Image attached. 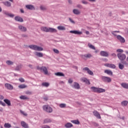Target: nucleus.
<instances>
[{"mask_svg": "<svg viewBox=\"0 0 128 128\" xmlns=\"http://www.w3.org/2000/svg\"><path fill=\"white\" fill-rule=\"evenodd\" d=\"M72 86V88H76V90H80V84H78L76 82H74Z\"/></svg>", "mask_w": 128, "mask_h": 128, "instance_id": "f8f14e48", "label": "nucleus"}, {"mask_svg": "<svg viewBox=\"0 0 128 128\" xmlns=\"http://www.w3.org/2000/svg\"><path fill=\"white\" fill-rule=\"evenodd\" d=\"M60 108H66V104H60L59 105Z\"/></svg>", "mask_w": 128, "mask_h": 128, "instance_id": "79ce46f5", "label": "nucleus"}, {"mask_svg": "<svg viewBox=\"0 0 128 128\" xmlns=\"http://www.w3.org/2000/svg\"><path fill=\"white\" fill-rule=\"evenodd\" d=\"M91 90L94 92H97L98 94V88L92 86L91 87Z\"/></svg>", "mask_w": 128, "mask_h": 128, "instance_id": "a878e982", "label": "nucleus"}, {"mask_svg": "<svg viewBox=\"0 0 128 128\" xmlns=\"http://www.w3.org/2000/svg\"><path fill=\"white\" fill-rule=\"evenodd\" d=\"M91 90L94 92H97L98 94V88L92 86L91 87Z\"/></svg>", "mask_w": 128, "mask_h": 128, "instance_id": "bb28decb", "label": "nucleus"}, {"mask_svg": "<svg viewBox=\"0 0 128 128\" xmlns=\"http://www.w3.org/2000/svg\"><path fill=\"white\" fill-rule=\"evenodd\" d=\"M53 50L55 54H60V51L57 49H54Z\"/></svg>", "mask_w": 128, "mask_h": 128, "instance_id": "de8ad7c7", "label": "nucleus"}, {"mask_svg": "<svg viewBox=\"0 0 128 128\" xmlns=\"http://www.w3.org/2000/svg\"><path fill=\"white\" fill-rule=\"evenodd\" d=\"M20 113L23 114V116H28V114H26V113L24 112V111H20Z\"/></svg>", "mask_w": 128, "mask_h": 128, "instance_id": "49530a36", "label": "nucleus"}, {"mask_svg": "<svg viewBox=\"0 0 128 128\" xmlns=\"http://www.w3.org/2000/svg\"><path fill=\"white\" fill-rule=\"evenodd\" d=\"M71 122L72 124H80V121L78 120H71Z\"/></svg>", "mask_w": 128, "mask_h": 128, "instance_id": "72a5a7b5", "label": "nucleus"}, {"mask_svg": "<svg viewBox=\"0 0 128 128\" xmlns=\"http://www.w3.org/2000/svg\"><path fill=\"white\" fill-rule=\"evenodd\" d=\"M4 97L2 95H0V100H4Z\"/></svg>", "mask_w": 128, "mask_h": 128, "instance_id": "052dcab7", "label": "nucleus"}, {"mask_svg": "<svg viewBox=\"0 0 128 128\" xmlns=\"http://www.w3.org/2000/svg\"><path fill=\"white\" fill-rule=\"evenodd\" d=\"M4 128H12V125L8 123H6L4 124Z\"/></svg>", "mask_w": 128, "mask_h": 128, "instance_id": "58836bf2", "label": "nucleus"}, {"mask_svg": "<svg viewBox=\"0 0 128 128\" xmlns=\"http://www.w3.org/2000/svg\"><path fill=\"white\" fill-rule=\"evenodd\" d=\"M40 70H41V71L44 72V74H48V68H46V66H42L40 68Z\"/></svg>", "mask_w": 128, "mask_h": 128, "instance_id": "1a4fd4ad", "label": "nucleus"}, {"mask_svg": "<svg viewBox=\"0 0 128 128\" xmlns=\"http://www.w3.org/2000/svg\"><path fill=\"white\" fill-rule=\"evenodd\" d=\"M116 38L122 43L124 44L126 42V40L124 37L120 35H118L116 36Z\"/></svg>", "mask_w": 128, "mask_h": 128, "instance_id": "423d86ee", "label": "nucleus"}, {"mask_svg": "<svg viewBox=\"0 0 128 128\" xmlns=\"http://www.w3.org/2000/svg\"><path fill=\"white\" fill-rule=\"evenodd\" d=\"M6 64H8L9 66H10L12 64H14V62L10 60H8L6 62Z\"/></svg>", "mask_w": 128, "mask_h": 128, "instance_id": "c03bdc74", "label": "nucleus"}, {"mask_svg": "<svg viewBox=\"0 0 128 128\" xmlns=\"http://www.w3.org/2000/svg\"><path fill=\"white\" fill-rule=\"evenodd\" d=\"M114 32H120V31H113L112 32V34L116 36V34H114Z\"/></svg>", "mask_w": 128, "mask_h": 128, "instance_id": "603ef678", "label": "nucleus"}, {"mask_svg": "<svg viewBox=\"0 0 128 128\" xmlns=\"http://www.w3.org/2000/svg\"><path fill=\"white\" fill-rule=\"evenodd\" d=\"M4 14H6V16H10V18H14V14H10L8 12H5Z\"/></svg>", "mask_w": 128, "mask_h": 128, "instance_id": "c9c22d12", "label": "nucleus"}, {"mask_svg": "<svg viewBox=\"0 0 128 128\" xmlns=\"http://www.w3.org/2000/svg\"><path fill=\"white\" fill-rule=\"evenodd\" d=\"M18 28L21 32H26V28L22 25L18 26Z\"/></svg>", "mask_w": 128, "mask_h": 128, "instance_id": "aec40b11", "label": "nucleus"}, {"mask_svg": "<svg viewBox=\"0 0 128 128\" xmlns=\"http://www.w3.org/2000/svg\"><path fill=\"white\" fill-rule=\"evenodd\" d=\"M106 90L102 88H98V94H100L101 92H105Z\"/></svg>", "mask_w": 128, "mask_h": 128, "instance_id": "473e14b6", "label": "nucleus"}, {"mask_svg": "<svg viewBox=\"0 0 128 128\" xmlns=\"http://www.w3.org/2000/svg\"><path fill=\"white\" fill-rule=\"evenodd\" d=\"M116 52H124V50L122 49H118Z\"/></svg>", "mask_w": 128, "mask_h": 128, "instance_id": "09e8293b", "label": "nucleus"}, {"mask_svg": "<svg viewBox=\"0 0 128 128\" xmlns=\"http://www.w3.org/2000/svg\"><path fill=\"white\" fill-rule=\"evenodd\" d=\"M19 88H26L28 86L24 84H22L18 86Z\"/></svg>", "mask_w": 128, "mask_h": 128, "instance_id": "f704fd0d", "label": "nucleus"}, {"mask_svg": "<svg viewBox=\"0 0 128 128\" xmlns=\"http://www.w3.org/2000/svg\"><path fill=\"white\" fill-rule=\"evenodd\" d=\"M48 122H52V120L50 119H46L44 120V124H48Z\"/></svg>", "mask_w": 128, "mask_h": 128, "instance_id": "a19ab883", "label": "nucleus"}, {"mask_svg": "<svg viewBox=\"0 0 128 128\" xmlns=\"http://www.w3.org/2000/svg\"><path fill=\"white\" fill-rule=\"evenodd\" d=\"M5 88L10 90H14V86L12 84L8 83L5 84Z\"/></svg>", "mask_w": 128, "mask_h": 128, "instance_id": "6e6552de", "label": "nucleus"}, {"mask_svg": "<svg viewBox=\"0 0 128 128\" xmlns=\"http://www.w3.org/2000/svg\"><path fill=\"white\" fill-rule=\"evenodd\" d=\"M125 52H126V54H128V50L125 51Z\"/></svg>", "mask_w": 128, "mask_h": 128, "instance_id": "774afa93", "label": "nucleus"}, {"mask_svg": "<svg viewBox=\"0 0 128 128\" xmlns=\"http://www.w3.org/2000/svg\"><path fill=\"white\" fill-rule=\"evenodd\" d=\"M18 80L20 82H24V78H20Z\"/></svg>", "mask_w": 128, "mask_h": 128, "instance_id": "8fccbe9b", "label": "nucleus"}, {"mask_svg": "<svg viewBox=\"0 0 128 128\" xmlns=\"http://www.w3.org/2000/svg\"><path fill=\"white\" fill-rule=\"evenodd\" d=\"M44 100H48V97L46 96L44 98Z\"/></svg>", "mask_w": 128, "mask_h": 128, "instance_id": "680f3d73", "label": "nucleus"}, {"mask_svg": "<svg viewBox=\"0 0 128 128\" xmlns=\"http://www.w3.org/2000/svg\"><path fill=\"white\" fill-rule=\"evenodd\" d=\"M117 56L118 58H119L120 60H126V54H122V53L118 54Z\"/></svg>", "mask_w": 128, "mask_h": 128, "instance_id": "39448f33", "label": "nucleus"}, {"mask_svg": "<svg viewBox=\"0 0 128 128\" xmlns=\"http://www.w3.org/2000/svg\"><path fill=\"white\" fill-rule=\"evenodd\" d=\"M88 48H92V50H96V48L94 47V45L90 44V43L88 44Z\"/></svg>", "mask_w": 128, "mask_h": 128, "instance_id": "4c0bfd02", "label": "nucleus"}, {"mask_svg": "<svg viewBox=\"0 0 128 128\" xmlns=\"http://www.w3.org/2000/svg\"><path fill=\"white\" fill-rule=\"evenodd\" d=\"M26 94H32V92H30V91H28L26 92Z\"/></svg>", "mask_w": 128, "mask_h": 128, "instance_id": "6e6d98bb", "label": "nucleus"}, {"mask_svg": "<svg viewBox=\"0 0 128 128\" xmlns=\"http://www.w3.org/2000/svg\"><path fill=\"white\" fill-rule=\"evenodd\" d=\"M83 70H86V72H87L88 74H90V76H92L94 74V72L90 70V68H88V67H85L83 68Z\"/></svg>", "mask_w": 128, "mask_h": 128, "instance_id": "0eeeda50", "label": "nucleus"}, {"mask_svg": "<svg viewBox=\"0 0 128 128\" xmlns=\"http://www.w3.org/2000/svg\"><path fill=\"white\" fill-rule=\"evenodd\" d=\"M26 8L28 10H34V7L32 5H27L26 6Z\"/></svg>", "mask_w": 128, "mask_h": 128, "instance_id": "2f4dec72", "label": "nucleus"}, {"mask_svg": "<svg viewBox=\"0 0 128 128\" xmlns=\"http://www.w3.org/2000/svg\"><path fill=\"white\" fill-rule=\"evenodd\" d=\"M82 4H88V2H86V1H82Z\"/></svg>", "mask_w": 128, "mask_h": 128, "instance_id": "4d7b16f0", "label": "nucleus"}, {"mask_svg": "<svg viewBox=\"0 0 128 128\" xmlns=\"http://www.w3.org/2000/svg\"><path fill=\"white\" fill-rule=\"evenodd\" d=\"M21 126H22L23 128H28V124H26V122H24V121H22L21 122Z\"/></svg>", "mask_w": 128, "mask_h": 128, "instance_id": "a211bd4d", "label": "nucleus"}, {"mask_svg": "<svg viewBox=\"0 0 128 128\" xmlns=\"http://www.w3.org/2000/svg\"><path fill=\"white\" fill-rule=\"evenodd\" d=\"M15 20H16L17 22H24V19L22 18V17L16 16L14 18Z\"/></svg>", "mask_w": 128, "mask_h": 128, "instance_id": "2eb2a0df", "label": "nucleus"}, {"mask_svg": "<svg viewBox=\"0 0 128 128\" xmlns=\"http://www.w3.org/2000/svg\"><path fill=\"white\" fill-rule=\"evenodd\" d=\"M34 54L36 56H38V58H42L44 56V54L40 52H34Z\"/></svg>", "mask_w": 128, "mask_h": 128, "instance_id": "f3484780", "label": "nucleus"}, {"mask_svg": "<svg viewBox=\"0 0 128 128\" xmlns=\"http://www.w3.org/2000/svg\"><path fill=\"white\" fill-rule=\"evenodd\" d=\"M20 100H28V98L25 96H20Z\"/></svg>", "mask_w": 128, "mask_h": 128, "instance_id": "37998d69", "label": "nucleus"}, {"mask_svg": "<svg viewBox=\"0 0 128 128\" xmlns=\"http://www.w3.org/2000/svg\"><path fill=\"white\" fill-rule=\"evenodd\" d=\"M41 30L42 32H56L58 30H56L55 28H47V27H42Z\"/></svg>", "mask_w": 128, "mask_h": 128, "instance_id": "f257e3e1", "label": "nucleus"}, {"mask_svg": "<svg viewBox=\"0 0 128 128\" xmlns=\"http://www.w3.org/2000/svg\"><path fill=\"white\" fill-rule=\"evenodd\" d=\"M93 114L94 116L97 118H99V120H100V118H102V117L100 116V113L98 112V111L94 110L93 112Z\"/></svg>", "mask_w": 128, "mask_h": 128, "instance_id": "9d476101", "label": "nucleus"}, {"mask_svg": "<svg viewBox=\"0 0 128 128\" xmlns=\"http://www.w3.org/2000/svg\"><path fill=\"white\" fill-rule=\"evenodd\" d=\"M118 68L120 70H124V66L120 63H119Z\"/></svg>", "mask_w": 128, "mask_h": 128, "instance_id": "ea45409f", "label": "nucleus"}, {"mask_svg": "<svg viewBox=\"0 0 128 128\" xmlns=\"http://www.w3.org/2000/svg\"><path fill=\"white\" fill-rule=\"evenodd\" d=\"M82 82H86L87 84H90V80H88L86 78H81Z\"/></svg>", "mask_w": 128, "mask_h": 128, "instance_id": "412c9836", "label": "nucleus"}, {"mask_svg": "<svg viewBox=\"0 0 128 128\" xmlns=\"http://www.w3.org/2000/svg\"><path fill=\"white\" fill-rule=\"evenodd\" d=\"M28 48H31V50H38V52H42L44 50V48H42L36 45H30L28 46Z\"/></svg>", "mask_w": 128, "mask_h": 128, "instance_id": "f03ea898", "label": "nucleus"}, {"mask_svg": "<svg viewBox=\"0 0 128 128\" xmlns=\"http://www.w3.org/2000/svg\"><path fill=\"white\" fill-rule=\"evenodd\" d=\"M70 33L74 34H82V32H79L78 30H70Z\"/></svg>", "mask_w": 128, "mask_h": 128, "instance_id": "6ab92c4d", "label": "nucleus"}, {"mask_svg": "<svg viewBox=\"0 0 128 128\" xmlns=\"http://www.w3.org/2000/svg\"><path fill=\"white\" fill-rule=\"evenodd\" d=\"M121 86L122 87L124 88H126V90H128V84L127 83H122Z\"/></svg>", "mask_w": 128, "mask_h": 128, "instance_id": "5701e85b", "label": "nucleus"}, {"mask_svg": "<svg viewBox=\"0 0 128 128\" xmlns=\"http://www.w3.org/2000/svg\"><path fill=\"white\" fill-rule=\"evenodd\" d=\"M40 8L42 10H46V8L42 6H40Z\"/></svg>", "mask_w": 128, "mask_h": 128, "instance_id": "a18cd8bd", "label": "nucleus"}, {"mask_svg": "<svg viewBox=\"0 0 128 128\" xmlns=\"http://www.w3.org/2000/svg\"><path fill=\"white\" fill-rule=\"evenodd\" d=\"M128 100H124L121 102V105L122 106H128Z\"/></svg>", "mask_w": 128, "mask_h": 128, "instance_id": "cd10ccee", "label": "nucleus"}, {"mask_svg": "<svg viewBox=\"0 0 128 128\" xmlns=\"http://www.w3.org/2000/svg\"><path fill=\"white\" fill-rule=\"evenodd\" d=\"M73 125L70 122H68L65 124V127L66 128H72Z\"/></svg>", "mask_w": 128, "mask_h": 128, "instance_id": "c756f323", "label": "nucleus"}, {"mask_svg": "<svg viewBox=\"0 0 128 128\" xmlns=\"http://www.w3.org/2000/svg\"><path fill=\"white\" fill-rule=\"evenodd\" d=\"M102 80L103 82H112V78L108 76H102Z\"/></svg>", "mask_w": 128, "mask_h": 128, "instance_id": "20e7f679", "label": "nucleus"}, {"mask_svg": "<svg viewBox=\"0 0 128 128\" xmlns=\"http://www.w3.org/2000/svg\"><path fill=\"white\" fill-rule=\"evenodd\" d=\"M112 56H114V58H116V54L114 53H113L112 54Z\"/></svg>", "mask_w": 128, "mask_h": 128, "instance_id": "13d9d810", "label": "nucleus"}, {"mask_svg": "<svg viewBox=\"0 0 128 128\" xmlns=\"http://www.w3.org/2000/svg\"><path fill=\"white\" fill-rule=\"evenodd\" d=\"M103 60H104V62H108V59H107V58H104V59Z\"/></svg>", "mask_w": 128, "mask_h": 128, "instance_id": "69168bd1", "label": "nucleus"}, {"mask_svg": "<svg viewBox=\"0 0 128 128\" xmlns=\"http://www.w3.org/2000/svg\"><path fill=\"white\" fill-rule=\"evenodd\" d=\"M55 76H64V74L62 72H58L54 74Z\"/></svg>", "mask_w": 128, "mask_h": 128, "instance_id": "b1692460", "label": "nucleus"}, {"mask_svg": "<svg viewBox=\"0 0 128 128\" xmlns=\"http://www.w3.org/2000/svg\"><path fill=\"white\" fill-rule=\"evenodd\" d=\"M100 54L102 56H106V57L108 56V53L104 51H101L100 52Z\"/></svg>", "mask_w": 128, "mask_h": 128, "instance_id": "4468645a", "label": "nucleus"}, {"mask_svg": "<svg viewBox=\"0 0 128 128\" xmlns=\"http://www.w3.org/2000/svg\"><path fill=\"white\" fill-rule=\"evenodd\" d=\"M42 128H50V126H42Z\"/></svg>", "mask_w": 128, "mask_h": 128, "instance_id": "5fc2aeb1", "label": "nucleus"}, {"mask_svg": "<svg viewBox=\"0 0 128 128\" xmlns=\"http://www.w3.org/2000/svg\"><path fill=\"white\" fill-rule=\"evenodd\" d=\"M1 104L2 106H6V104L4 103V102H2V103H1Z\"/></svg>", "mask_w": 128, "mask_h": 128, "instance_id": "e2e57ef3", "label": "nucleus"}, {"mask_svg": "<svg viewBox=\"0 0 128 128\" xmlns=\"http://www.w3.org/2000/svg\"><path fill=\"white\" fill-rule=\"evenodd\" d=\"M105 66H107L108 68H116V65L114 64H104Z\"/></svg>", "mask_w": 128, "mask_h": 128, "instance_id": "9b49d317", "label": "nucleus"}, {"mask_svg": "<svg viewBox=\"0 0 128 128\" xmlns=\"http://www.w3.org/2000/svg\"><path fill=\"white\" fill-rule=\"evenodd\" d=\"M68 82H69V84H72V79H69Z\"/></svg>", "mask_w": 128, "mask_h": 128, "instance_id": "bf43d9fd", "label": "nucleus"}, {"mask_svg": "<svg viewBox=\"0 0 128 128\" xmlns=\"http://www.w3.org/2000/svg\"><path fill=\"white\" fill-rule=\"evenodd\" d=\"M20 12L22 13V14H24V10L22 9H20Z\"/></svg>", "mask_w": 128, "mask_h": 128, "instance_id": "0e129e2a", "label": "nucleus"}, {"mask_svg": "<svg viewBox=\"0 0 128 128\" xmlns=\"http://www.w3.org/2000/svg\"><path fill=\"white\" fill-rule=\"evenodd\" d=\"M77 8H82V6L80 4H78L77 5Z\"/></svg>", "mask_w": 128, "mask_h": 128, "instance_id": "3c124183", "label": "nucleus"}, {"mask_svg": "<svg viewBox=\"0 0 128 128\" xmlns=\"http://www.w3.org/2000/svg\"><path fill=\"white\" fill-rule=\"evenodd\" d=\"M73 12L74 14H80V11L78 9H74L73 10Z\"/></svg>", "mask_w": 128, "mask_h": 128, "instance_id": "c85d7f7f", "label": "nucleus"}, {"mask_svg": "<svg viewBox=\"0 0 128 128\" xmlns=\"http://www.w3.org/2000/svg\"><path fill=\"white\" fill-rule=\"evenodd\" d=\"M4 102L7 104L8 106H12V104L10 103V100L8 99H4Z\"/></svg>", "mask_w": 128, "mask_h": 128, "instance_id": "4be33fe9", "label": "nucleus"}, {"mask_svg": "<svg viewBox=\"0 0 128 128\" xmlns=\"http://www.w3.org/2000/svg\"><path fill=\"white\" fill-rule=\"evenodd\" d=\"M57 28L59 30H66V27L64 26H58Z\"/></svg>", "mask_w": 128, "mask_h": 128, "instance_id": "7c9ffc66", "label": "nucleus"}, {"mask_svg": "<svg viewBox=\"0 0 128 128\" xmlns=\"http://www.w3.org/2000/svg\"><path fill=\"white\" fill-rule=\"evenodd\" d=\"M86 34H90V32H88V31H86Z\"/></svg>", "mask_w": 128, "mask_h": 128, "instance_id": "338daca9", "label": "nucleus"}, {"mask_svg": "<svg viewBox=\"0 0 128 128\" xmlns=\"http://www.w3.org/2000/svg\"><path fill=\"white\" fill-rule=\"evenodd\" d=\"M2 3L4 4V6H7L8 8L12 6V3H10V2H4Z\"/></svg>", "mask_w": 128, "mask_h": 128, "instance_id": "dca6fc26", "label": "nucleus"}, {"mask_svg": "<svg viewBox=\"0 0 128 128\" xmlns=\"http://www.w3.org/2000/svg\"><path fill=\"white\" fill-rule=\"evenodd\" d=\"M105 74H109L110 76H112V72L110 70H104Z\"/></svg>", "mask_w": 128, "mask_h": 128, "instance_id": "393cba45", "label": "nucleus"}, {"mask_svg": "<svg viewBox=\"0 0 128 128\" xmlns=\"http://www.w3.org/2000/svg\"><path fill=\"white\" fill-rule=\"evenodd\" d=\"M42 86H46V88H48L50 86V83H48V82H43V83H42Z\"/></svg>", "mask_w": 128, "mask_h": 128, "instance_id": "e433bc0d", "label": "nucleus"}, {"mask_svg": "<svg viewBox=\"0 0 128 128\" xmlns=\"http://www.w3.org/2000/svg\"><path fill=\"white\" fill-rule=\"evenodd\" d=\"M69 20H70V22L72 24H74V21L72 18H70Z\"/></svg>", "mask_w": 128, "mask_h": 128, "instance_id": "864d4df0", "label": "nucleus"}, {"mask_svg": "<svg viewBox=\"0 0 128 128\" xmlns=\"http://www.w3.org/2000/svg\"><path fill=\"white\" fill-rule=\"evenodd\" d=\"M44 110L47 112H52V108L50 106L48 105H44L42 106Z\"/></svg>", "mask_w": 128, "mask_h": 128, "instance_id": "7ed1b4c3", "label": "nucleus"}, {"mask_svg": "<svg viewBox=\"0 0 128 128\" xmlns=\"http://www.w3.org/2000/svg\"><path fill=\"white\" fill-rule=\"evenodd\" d=\"M81 56L83 58V60H86V58H92V54H86L84 55H82Z\"/></svg>", "mask_w": 128, "mask_h": 128, "instance_id": "ddd939ff", "label": "nucleus"}]
</instances>
